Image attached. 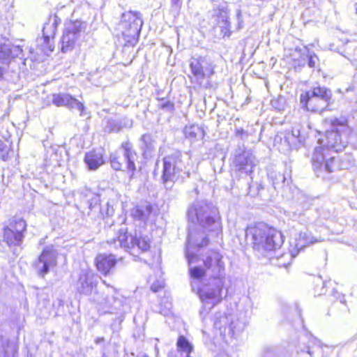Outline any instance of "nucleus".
Listing matches in <instances>:
<instances>
[{
  "label": "nucleus",
  "instance_id": "f257e3e1",
  "mask_svg": "<svg viewBox=\"0 0 357 357\" xmlns=\"http://www.w3.org/2000/svg\"><path fill=\"white\" fill-rule=\"evenodd\" d=\"M189 221L206 229L211 236L222 235V227L218 208L204 201L195 202L188 211Z\"/></svg>",
  "mask_w": 357,
  "mask_h": 357
},
{
  "label": "nucleus",
  "instance_id": "f03ea898",
  "mask_svg": "<svg viewBox=\"0 0 357 357\" xmlns=\"http://www.w3.org/2000/svg\"><path fill=\"white\" fill-rule=\"evenodd\" d=\"M245 236L247 239L252 241L253 248L259 251L276 250L284 242L283 236L280 231L261 222L248 227Z\"/></svg>",
  "mask_w": 357,
  "mask_h": 357
},
{
  "label": "nucleus",
  "instance_id": "7ed1b4c3",
  "mask_svg": "<svg viewBox=\"0 0 357 357\" xmlns=\"http://www.w3.org/2000/svg\"><path fill=\"white\" fill-rule=\"evenodd\" d=\"M190 173L187 170L183 156L180 151H176L163 158V169L161 182L167 190H170L176 182L183 183L190 177Z\"/></svg>",
  "mask_w": 357,
  "mask_h": 357
},
{
  "label": "nucleus",
  "instance_id": "20e7f679",
  "mask_svg": "<svg viewBox=\"0 0 357 357\" xmlns=\"http://www.w3.org/2000/svg\"><path fill=\"white\" fill-rule=\"evenodd\" d=\"M204 267L194 266L189 269L193 279H201L204 276L211 278L225 279V264L223 256L215 250H209L202 255Z\"/></svg>",
  "mask_w": 357,
  "mask_h": 357
},
{
  "label": "nucleus",
  "instance_id": "39448f33",
  "mask_svg": "<svg viewBox=\"0 0 357 357\" xmlns=\"http://www.w3.org/2000/svg\"><path fill=\"white\" fill-rule=\"evenodd\" d=\"M333 128L326 132V143L322 146L326 151L333 150L335 153L346 147V141L342 139L340 132L344 135L351 132V128L348 126V120L345 116L335 118L331 120Z\"/></svg>",
  "mask_w": 357,
  "mask_h": 357
},
{
  "label": "nucleus",
  "instance_id": "423d86ee",
  "mask_svg": "<svg viewBox=\"0 0 357 357\" xmlns=\"http://www.w3.org/2000/svg\"><path fill=\"white\" fill-rule=\"evenodd\" d=\"M111 247L117 249L119 248H123L124 250L131 252L136 248L142 252H146L150 248L149 241L144 237H137L128 234L127 229L121 228L119 229L116 236L107 241Z\"/></svg>",
  "mask_w": 357,
  "mask_h": 357
},
{
  "label": "nucleus",
  "instance_id": "0eeeda50",
  "mask_svg": "<svg viewBox=\"0 0 357 357\" xmlns=\"http://www.w3.org/2000/svg\"><path fill=\"white\" fill-rule=\"evenodd\" d=\"M312 162L313 169L318 177L324 178L326 174L341 169L337 162V158L335 155L328 156L325 153L324 148L321 146L314 149Z\"/></svg>",
  "mask_w": 357,
  "mask_h": 357
},
{
  "label": "nucleus",
  "instance_id": "6e6552de",
  "mask_svg": "<svg viewBox=\"0 0 357 357\" xmlns=\"http://www.w3.org/2000/svg\"><path fill=\"white\" fill-rule=\"evenodd\" d=\"M225 279L211 278L198 288L197 294L202 302L210 305V308L220 303L222 299V289Z\"/></svg>",
  "mask_w": 357,
  "mask_h": 357
},
{
  "label": "nucleus",
  "instance_id": "1a4fd4ad",
  "mask_svg": "<svg viewBox=\"0 0 357 357\" xmlns=\"http://www.w3.org/2000/svg\"><path fill=\"white\" fill-rule=\"evenodd\" d=\"M142 24L139 13L129 11L123 13L118 29L121 31L126 41L133 43L137 41L139 36Z\"/></svg>",
  "mask_w": 357,
  "mask_h": 357
},
{
  "label": "nucleus",
  "instance_id": "9d476101",
  "mask_svg": "<svg viewBox=\"0 0 357 357\" xmlns=\"http://www.w3.org/2000/svg\"><path fill=\"white\" fill-rule=\"evenodd\" d=\"M331 92L325 87H314L301 96V102L308 111L321 112L328 105Z\"/></svg>",
  "mask_w": 357,
  "mask_h": 357
},
{
  "label": "nucleus",
  "instance_id": "9b49d317",
  "mask_svg": "<svg viewBox=\"0 0 357 357\" xmlns=\"http://www.w3.org/2000/svg\"><path fill=\"white\" fill-rule=\"evenodd\" d=\"M121 150L122 151L123 158L118 154V152L111 154V166L116 171L124 170V162H126L125 167L128 171L132 172V175L136 170L135 161L138 158L137 153L130 142H123L121 146Z\"/></svg>",
  "mask_w": 357,
  "mask_h": 357
},
{
  "label": "nucleus",
  "instance_id": "f8f14e48",
  "mask_svg": "<svg viewBox=\"0 0 357 357\" xmlns=\"http://www.w3.org/2000/svg\"><path fill=\"white\" fill-rule=\"evenodd\" d=\"M206 229L199 227L197 225L189 227L188 243L185 249L186 257L188 263H192L195 257V249L201 248L208 245L209 238Z\"/></svg>",
  "mask_w": 357,
  "mask_h": 357
},
{
  "label": "nucleus",
  "instance_id": "ddd939ff",
  "mask_svg": "<svg viewBox=\"0 0 357 357\" xmlns=\"http://www.w3.org/2000/svg\"><path fill=\"white\" fill-rule=\"evenodd\" d=\"M26 223L23 219L11 220L9 225L3 228V241L9 246L20 245L24 237Z\"/></svg>",
  "mask_w": 357,
  "mask_h": 357
},
{
  "label": "nucleus",
  "instance_id": "4468645a",
  "mask_svg": "<svg viewBox=\"0 0 357 357\" xmlns=\"http://www.w3.org/2000/svg\"><path fill=\"white\" fill-rule=\"evenodd\" d=\"M83 25L84 24L80 21L70 22L66 25L61 38V51L63 53L70 52L74 48L84 30Z\"/></svg>",
  "mask_w": 357,
  "mask_h": 357
},
{
  "label": "nucleus",
  "instance_id": "2eb2a0df",
  "mask_svg": "<svg viewBox=\"0 0 357 357\" xmlns=\"http://www.w3.org/2000/svg\"><path fill=\"white\" fill-rule=\"evenodd\" d=\"M58 253L54 246H47L34 263V268L38 275L44 278L50 268L56 265Z\"/></svg>",
  "mask_w": 357,
  "mask_h": 357
},
{
  "label": "nucleus",
  "instance_id": "dca6fc26",
  "mask_svg": "<svg viewBox=\"0 0 357 357\" xmlns=\"http://www.w3.org/2000/svg\"><path fill=\"white\" fill-rule=\"evenodd\" d=\"M58 20L56 17H54L49 20V21L44 24L43 28V36L37 39L38 46L40 50L47 54L48 52L54 50V46L52 40H54L57 28Z\"/></svg>",
  "mask_w": 357,
  "mask_h": 357
},
{
  "label": "nucleus",
  "instance_id": "f3484780",
  "mask_svg": "<svg viewBox=\"0 0 357 357\" xmlns=\"http://www.w3.org/2000/svg\"><path fill=\"white\" fill-rule=\"evenodd\" d=\"M317 241H318L307 231H301L297 234L294 239L290 242L289 253L282 255L280 257H287L288 259L294 258L304 248ZM279 257H278V258Z\"/></svg>",
  "mask_w": 357,
  "mask_h": 357
},
{
  "label": "nucleus",
  "instance_id": "a211bd4d",
  "mask_svg": "<svg viewBox=\"0 0 357 357\" xmlns=\"http://www.w3.org/2000/svg\"><path fill=\"white\" fill-rule=\"evenodd\" d=\"M23 51L20 45H13L8 40H0V64L5 68L14 58H22Z\"/></svg>",
  "mask_w": 357,
  "mask_h": 357
},
{
  "label": "nucleus",
  "instance_id": "6ab92c4d",
  "mask_svg": "<svg viewBox=\"0 0 357 357\" xmlns=\"http://www.w3.org/2000/svg\"><path fill=\"white\" fill-rule=\"evenodd\" d=\"M98 285L97 277L89 271H82L76 284L79 294L89 296L96 290Z\"/></svg>",
  "mask_w": 357,
  "mask_h": 357
},
{
  "label": "nucleus",
  "instance_id": "aec40b11",
  "mask_svg": "<svg viewBox=\"0 0 357 357\" xmlns=\"http://www.w3.org/2000/svg\"><path fill=\"white\" fill-rule=\"evenodd\" d=\"M52 102L57 107H67L70 109H77L83 115L84 106L68 93H55L52 96Z\"/></svg>",
  "mask_w": 357,
  "mask_h": 357
},
{
  "label": "nucleus",
  "instance_id": "412c9836",
  "mask_svg": "<svg viewBox=\"0 0 357 357\" xmlns=\"http://www.w3.org/2000/svg\"><path fill=\"white\" fill-rule=\"evenodd\" d=\"M234 165L238 171L250 174L256 166V159L252 153L243 151L236 157Z\"/></svg>",
  "mask_w": 357,
  "mask_h": 357
},
{
  "label": "nucleus",
  "instance_id": "4be33fe9",
  "mask_svg": "<svg viewBox=\"0 0 357 357\" xmlns=\"http://www.w3.org/2000/svg\"><path fill=\"white\" fill-rule=\"evenodd\" d=\"M96 261L98 270L104 275L108 274L116 263V258L113 255H99Z\"/></svg>",
  "mask_w": 357,
  "mask_h": 357
},
{
  "label": "nucleus",
  "instance_id": "5701e85b",
  "mask_svg": "<svg viewBox=\"0 0 357 357\" xmlns=\"http://www.w3.org/2000/svg\"><path fill=\"white\" fill-rule=\"evenodd\" d=\"M84 162L90 170H96L105 162L102 152L94 150L85 154Z\"/></svg>",
  "mask_w": 357,
  "mask_h": 357
},
{
  "label": "nucleus",
  "instance_id": "b1692460",
  "mask_svg": "<svg viewBox=\"0 0 357 357\" xmlns=\"http://www.w3.org/2000/svg\"><path fill=\"white\" fill-rule=\"evenodd\" d=\"M218 25L221 29L223 37H229L231 34L230 22H229L228 12L225 8H219L215 11Z\"/></svg>",
  "mask_w": 357,
  "mask_h": 357
},
{
  "label": "nucleus",
  "instance_id": "393cba45",
  "mask_svg": "<svg viewBox=\"0 0 357 357\" xmlns=\"http://www.w3.org/2000/svg\"><path fill=\"white\" fill-rule=\"evenodd\" d=\"M152 212V206L150 204L135 206L131 211V215L135 220L145 222Z\"/></svg>",
  "mask_w": 357,
  "mask_h": 357
},
{
  "label": "nucleus",
  "instance_id": "a878e982",
  "mask_svg": "<svg viewBox=\"0 0 357 357\" xmlns=\"http://www.w3.org/2000/svg\"><path fill=\"white\" fill-rule=\"evenodd\" d=\"M141 149L143 155L146 158L151 156L155 150L157 142L155 138L151 134H144L141 137Z\"/></svg>",
  "mask_w": 357,
  "mask_h": 357
},
{
  "label": "nucleus",
  "instance_id": "bb28decb",
  "mask_svg": "<svg viewBox=\"0 0 357 357\" xmlns=\"http://www.w3.org/2000/svg\"><path fill=\"white\" fill-rule=\"evenodd\" d=\"M89 216L95 220H100L105 219V213L103 212V207L100 204V199L98 197H94L91 199L89 203Z\"/></svg>",
  "mask_w": 357,
  "mask_h": 357
},
{
  "label": "nucleus",
  "instance_id": "cd10ccee",
  "mask_svg": "<svg viewBox=\"0 0 357 357\" xmlns=\"http://www.w3.org/2000/svg\"><path fill=\"white\" fill-rule=\"evenodd\" d=\"M205 57H199L198 59L192 58L190 62V68L192 74L197 79H203L204 78V65Z\"/></svg>",
  "mask_w": 357,
  "mask_h": 357
},
{
  "label": "nucleus",
  "instance_id": "c85d7f7f",
  "mask_svg": "<svg viewBox=\"0 0 357 357\" xmlns=\"http://www.w3.org/2000/svg\"><path fill=\"white\" fill-rule=\"evenodd\" d=\"M184 134L186 138L197 139L204 137V130L198 125L186 126L184 128Z\"/></svg>",
  "mask_w": 357,
  "mask_h": 357
},
{
  "label": "nucleus",
  "instance_id": "c756f323",
  "mask_svg": "<svg viewBox=\"0 0 357 357\" xmlns=\"http://www.w3.org/2000/svg\"><path fill=\"white\" fill-rule=\"evenodd\" d=\"M337 158L341 169H349L354 164V160L351 154L344 153Z\"/></svg>",
  "mask_w": 357,
  "mask_h": 357
},
{
  "label": "nucleus",
  "instance_id": "7c9ffc66",
  "mask_svg": "<svg viewBox=\"0 0 357 357\" xmlns=\"http://www.w3.org/2000/svg\"><path fill=\"white\" fill-rule=\"evenodd\" d=\"M268 177L272 181V185L275 189L284 183L286 180L283 174L274 171L268 173Z\"/></svg>",
  "mask_w": 357,
  "mask_h": 357
},
{
  "label": "nucleus",
  "instance_id": "2f4dec72",
  "mask_svg": "<svg viewBox=\"0 0 357 357\" xmlns=\"http://www.w3.org/2000/svg\"><path fill=\"white\" fill-rule=\"evenodd\" d=\"M179 351L186 352L187 355L192 351L193 347L184 336H179L176 342Z\"/></svg>",
  "mask_w": 357,
  "mask_h": 357
},
{
  "label": "nucleus",
  "instance_id": "473e14b6",
  "mask_svg": "<svg viewBox=\"0 0 357 357\" xmlns=\"http://www.w3.org/2000/svg\"><path fill=\"white\" fill-rule=\"evenodd\" d=\"M223 319L230 321V323L229 324V329L232 333L233 335H234L236 333L239 332L242 330V324L241 323H239L238 319L234 320V318L232 317H225Z\"/></svg>",
  "mask_w": 357,
  "mask_h": 357
},
{
  "label": "nucleus",
  "instance_id": "72a5a7b5",
  "mask_svg": "<svg viewBox=\"0 0 357 357\" xmlns=\"http://www.w3.org/2000/svg\"><path fill=\"white\" fill-rule=\"evenodd\" d=\"M215 65L209 59L205 57L204 65V77H211L215 74Z\"/></svg>",
  "mask_w": 357,
  "mask_h": 357
},
{
  "label": "nucleus",
  "instance_id": "f704fd0d",
  "mask_svg": "<svg viewBox=\"0 0 357 357\" xmlns=\"http://www.w3.org/2000/svg\"><path fill=\"white\" fill-rule=\"evenodd\" d=\"M103 207V212L105 213V219L106 220L105 223H107L109 225H112L113 222L109 223L108 222L109 218L112 217L114 213V209L112 206H111L108 202H107L105 204L102 205Z\"/></svg>",
  "mask_w": 357,
  "mask_h": 357
},
{
  "label": "nucleus",
  "instance_id": "c9c22d12",
  "mask_svg": "<svg viewBox=\"0 0 357 357\" xmlns=\"http://www.w3.org/2000/svg\"><path fill=\"white\" fill-rule=\"evenodd\" d=\"M89 301L97 303V304H102L105 302V298L103 295L98 292L97 288L92 293V295H89Z\"/></svg>",
  "mask_w": 357,
  "mask_h": 357
},
{
  "label": "nucleus",
  "instance_id": "e433bc0d",
  "mask_svg": "<svg viewBox=\"0 0 357 357\" xmlns=\"http://www.w3.org/2000/svg\"><path fill=\"white\" fill-rule=\"evenodd\" d=\"M299 130H293L291 135H288L287 137H285L284 138V142H287L288 143V144H287V149L286 150H289L292 148L293 146H294L295 144H290V139L292 138V143H294L295 141L297 139V138L299 136Z\"/></svg>",
  "mask_w": 357,
  "mask_h": 357
},
{
  "label": "nucleus",
  "instance_id": "4c0bfd02",
  "mask_svg": "<svg viewBox=\"0 0 357 357\" xmlns=\"http://www.w3.org/2000/svg\"><path fill=\"white\" fill-rule=\"evenodd\" d=\"M307 54H303L302 56H305L307 59V65L310 68H315L317 63L318 61V58L315 54H311L309 53L308 50H306Z\"/></svg>",
  "mask_w": 357,
  "mask_h": 357
},
{
  "label": "nucleus",
  "instance_id": "58836bf2",
  "mask_svg": "<svg viewBox=\"0 0 357 357\" xmlns=\"http://www.w3.org/2000/svg\"><path fill=\"white\" fill-rule=\"evenodd\" d=\"M158 99L161 102V103L160 104V108H162L163 109H167L168 111H171L174 109V104L171 101L166 100L163 98H158Z\"/></svg>",
  "mask_w": 357,
  "mask_h": 357
},
{
  "label": "nucleus",
  "instance_id": "ea45409f",
  "mask_svg": "<svg viewBox=\"0 0 357 357\" xmlns=\"http://www.w3.org/2000/svg\"><path fill=\"white\" fill-rule=\"evenodd\" d=\"M164 287V282L162 281H156L155 282L153 283L151 286V289L153 291V292H158L159 291L160 289H162Z\"/></svg>",
  "mask_w": 357,
  "mask_h": 357
},
{
  "label": "nucleus",
  "instance_id": "a19ab883",
  "mask_svg": "<svg viewBox=\"0 0 357 357\" xmlns=\"http://www.w3.org/2000/svg\"><path fill=\"white\" fill-rule=\"evenodd\" d=\"M271 104L273 107L278 110L283 109L284 105V102H272Z\"/></svg>",
  "mask_w": 357,
  "mask_h": 357
},
{
  "label": "nucleus",
  "instance_id": "79ce46f5",
  "mask_svg": "<svg viewBox=\"0 0 357 357\" xmlns=\"http://www.w3.org/2000/svg\"><path fill=\"white\" fill-rule=\"evenodd\" d=\"M172 6L175 7L176 8H178L181 6V0H171Z\"/></svg>",
  "mask_w": 357,
  "mask_h": 357
},
{
  "label": "nucleus",
  "instance_id": "37998d69",
  "mask_svg": "<svg viewBox=\"0 0 357 357\" xmlns=\"http://www.w3.org/2000/svg\"><path fill=\"white\" fill-rule=\"evenodd\" d=\"M104 340H104V338H103V337H98V338H97V339L96 340V341H95V342H96V344H100V342H104Z\"/></svg>",
  "mask_w": 357,
  "mask_h": 357
},
{
  "label": "nucleus",
  "instance_id": "c03bdc74",
  "mask_svg": "<svg viewBox=\"0 0 357 357\" xmlns=\"http://www.w3.org/2000/svg\"><path fill=\"white\" fill-rule=\"evenodd\" d=\"M306 352L311 356V357H313L314 356V354L313 352L310 349L309 347L307 348V351Z\"/></svg>",
  "mask_w": 357,
  "mask_h": 357
},
{
  "label": "nucleus",
  "instance_id": "a18cd8bd",
  "mask_svg": "<svg viewBox=\"0 0 357 357\" xmlns=\"http://www.w3.org/2000/svg\"><path fill=\"white\" fill-rule=\"evenodd\" d=\"M3 74V67L0 66V78L2 77Z\"/></svg>",
  "mask_w": 357,
  "mask_h": 357
},
{
  "label": "nucleus",
  "instance_id": "49530a36",
  "mask_svg": "<svg viewBox=\"0 0 357 357\" xmlns=\"http://www.w3.org/2000/svg\"><path fill=\"white\" fill-rule=\"evenodd\" d=\"M119 130H120V126L117 127L116 128L115 127H114V128H113V127H112V128H111V130H112V131H116V132H117V131H119Z\"/></svg>",
  "mask_w": 357,
  "mask_h": 357
},
{
  "label": "nucleus",
  "instance_id": "de8ad7c7",
  "mask_svg": "<svg viewBox=\"0 0 357 357\" xmlns=\"http://www.w3.org/2000/svg\"><path fill=\"white\" fill-rule=\"evenodd\" d=\"M256 185H257V190H258L259 191L260 190V189H262V188H263V187H262L261 184L256 183Z\"/></svg>",
  "mask_w": 357,
  "mask_h": 357
},
{
  "label": "nucleus",
  "instance_id": "09e8293b",
  "mask_svg": "<svg viewBox=\"0 0 357 357\" xmlns=\"http://www.w3.org/2000/svg\"><path fill=\"white\" fill-rule=\"evenodd\" d=\"M109 125L111 126V127L112 126H115L116 125V123L114 121H112V122H109Z\"/></svg>",
  "mask_w": 357,
  "mask_h": 357
},
{
  "label": "nucleus",
  "instance_id": "8fccbe9b",
  "mask_svg": "<svg viewBox=\"0 0 357 357\" xmlns=\"http://www.w3.org/2000/svg\"><path fill=\"white\" fill-rule=\"evenodd\" d=\"M280 266H286V263H285V262H284V263H282V264H280Z\"/></svg>",
  "mask_w": 357,
  "mask_h": 357
},
{
  "label": "nucleus",
  "instance_id": "3c124183",
  "mask_svg": "<svg viewBox=\"0 0 357 357\" xmlns=\"http://www.w3.org/2000/svg\"><path fill=\"white\" fill-rule=\"evenodd\" d=\"M355 8H356V13H357V2L355 3Z\"/></svg>",
  "mask_w": 357,
  "mask_h": 357
},
{
  "label": "nucleus",
  "instance_id": "603ef678",
  "mask_svg": "<svg viewBox=\"0 0 357 357\" xmlns=\"http://www.w3.org/2000/svg\"><path fill=\"white\" fill-rule=\"evenodd\" d=\"M354 114L357 116V108L354 111Z\"/></svg>",
  "mask_w": 357,
  "mask_h": 357
},
{
  "label": "nucleus",
  "instance_id": "864d4df0",
  "mask_svg": "<svg viewBox=\"0 0 357 357\" xmlns=\"http://www.w3.org/2000/svg\"><path fill=\"white\" fill-rule=\"evenodd\" d=\"M300 51H301V50H298V48L295 49V52H300Z\"/></svg>",
  "mask_w": 357,
  "mask_h": 357
},
{
  "label": "nucleus",
  "instance_id": "5fc2aeb1",
  "mask_svg": "<svg viewBox=\"0 0 357 357\" xmlns=\"http://www.w3.org/2000/svg\"><path fill=\"white\" fill-rule=\"evenodd\" d=\"M172 306V304L171 303H169V308H170Z\"/></svg>",
  "mask_w": 357,
  "mask_h": 357
},
{
  "label": "nucleus",
  "instance_id": "6e6d98bb",
  "mask_svg": "<svg viewBox=\"0 0 357 357\" xmlns=\"http://www.w3.org/2000/svg\"><path fill=\"white\" fill-rule=\"evenodd\" d=\"M186 357H190V355H186Z\"/></svg>",
  "mask_w": 357,
  "mask_h": 357
}]
</instances>
